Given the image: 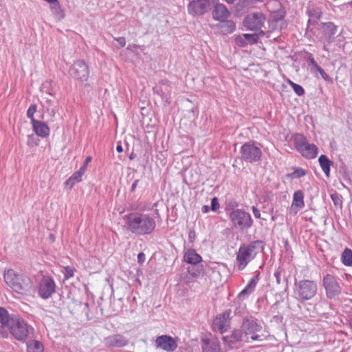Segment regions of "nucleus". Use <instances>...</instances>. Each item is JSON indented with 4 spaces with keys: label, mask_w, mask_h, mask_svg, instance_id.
I'll list each match as a JSON object with an SVG mask.
<instances>
[{
    "label": "nucleus",
    "mask_w": 352,
    "mask_h": 352,
    "mask_svg": "<svg viewBox=\"0 0 352 352\" xmlns=\"http://www.w3.org/2000/svg\"><path fill=\"white\" fill-rule=\"evenodd\" d=\"M301 155L307 159H314L318 153V148L314 144L307 143L305 146L298 151Z\"/></svg>",
    "instance_id": "obj_22"
},
{
    "label": "nucleus",
    "mask_w": 352,
    "mask_h": 352,
    "mask_svg": "<svg viewBox=\"0 0 352 352\" xmlns=\"http://www.w3.org/2000/svg\"><path fill=\"white\" fill-rule=\"evenodd\" d=\"M46 111L52 118L54 117V116L56 113V107H50L49 106V107H46Z\"/></svg>",
    "instance_id": "obj_46"
},
{
    "label": "nucleus",
    "mask_w": 352,
    "mask_h": 352,
    "mask_svg": "<svg viewBox=\"0 0 352 352\" xmlns=\"http://www.w3.org/2000/svg\"><path fill=\"white\" fill-rule=\"evenodd\" d=\"M87 165H85V164L84 163V164L80 167V168L78 171L83 175L87 169Z\"/></svg>",
    "instance_id": "obj_55"
},
{
    "label": "nucleus",
    "mask_w": 352,
    "mask_h": 352,
    "mask_svg": "<svg viewBox=\"0 0 352 352\" xmlns=\"http://www.w3.org/2000/svg\"><path fill=\"white\" fill-rule=\"evenodd\" d=\"M129 344V340L121 334H113L104 338V344L108 347H123Z\"/></svg>",
    "instance_id": "obj_17"
},
{
    "label": "nucleus",
    "mask_w": 352,
    "mask_h": 352,
    "mask_svg": "<svg viewBox=\"0 0 352 352\" xmlns=\"http://www.w3.org/2000/svg\"><path fill=\"white\" fill-rule=\"evenodd\" d=\"M11 334L18 340H25L29 334V326L21 318H11L8 326Z\"/></svg>",
    "instance_id": "obj_8"
},
{
    "label": "nucleus",
    "mask_w": 352,
    "mask_h": 352,
    "mask_svg": "<svg viewBox=\"0 0 352 352\" xmlns=\"http://www.w3.org/2000/svg\"><path fill=\"white\" fill-rule=\"evenodd\" d=\"M38 140L36 138L34 134L29 135L28 136V145L29 146H33L34 145L37 144V142Z\"/></svg>",
    "instance_id": "obj_43"
},
{
    "label": "nucleus",
    "mask_w": 352,
    "mask_h": 352,
    "mask_svg": "<svg viewBox=\"0 0 352 352\" xmlns=\"http://www.w3.org/2000/svg\"><path fill=\"white\" fill-rule=\"evenodd\" d=\"M292 87L294 89V92L298 95V96H302L305 94V90L302 88V86L298 84H292Z\"/></svg>",
    "instance_id": "obj_41"
},
{
    "label": "nucleus",
    "mask_w": 352,
    "mask_h": 352,
    "mask_svg": "<svg viewBox=\"0 0 352 352\" xmlns=\"http://www.w3.org/2000/svg\"><path fill=\"white\" fill-rule=\"evenodd\" d=\"M294 145L297 151L305 146L309 143L306 137L302 133H296L294 138Z\"/></svg>",
    "instance_id": "obj_28"
},
{
    "label": "nucleus",
    "mask_w": 352,
    "mask_h": 352,
    "mask_svg": "<svg viewBox=\"0 0 352 352\" xmlns=\"http://www.w3.org/2000/svg\"><path fill=\"white\" fill-rule=\"evenodd\" d=\"M74 269L70 267H65V278L68 279L74 276Z\"/></svg>",
    "instance_id": "obj_45"
},
{
    "label": "nucleus",
    "mask_w": 352,
    "mask_h": 352,
    "mask_svg": "<svg viewBox=\"0 0 352 352\" xmlns=\"http://www.w3.org/2000/svg\"><path fill=\"white\" fill-rule=\"evenodd\" d=\"M51 4V10L55 18L58 21L63 19L65 17V14L58 3V1L57 0V2H54Z\"/></svg>",
    "instance_id": "obj_29"
},
{
    "label": "nucleus",
    "mask_w": 352,
    "mask_h": 352,
    "mask_svg": "<svg viewBox=\"0 0 352 352\" xmlns=\"http://www.w3.org/2000/svg\"><path fill=\"white\" fill-rule=\"evenodd\" d=\"M245 308V305H243L242 307H239V308H236L235 309V314H241V310H243V309Z\"/></svg>",
    "instance_id": "obj_57"
},
{
    "label": "nucleus",
    "mask_w": 352,
    "mask_h": 352,
    "mask_svg": "<svg viewBox=\"0 0 352 352\" xmlns=\"http://www.w3.org/2000/svg\"><path fill=\"white\" fill-rule=\"evenodd\" d=\"M259 338H260V336H258V335H252V336H251V339H252V340H258V339H259Z\"/></svg>",
    "instance_id": "obj_60"
},
{
    "label": "nucleus",
    "mask_w": 352,
    "mask_h": 352,
    "mask_svg": "<svg viewBox=\"0 0 352 352\" xmlns=\"http://www.w3.org/2000/svg\"><path fill=\"white\" fill-rule=\"evenodd\" d=\"M347 321H348L349 327H350L351 330L352 331V312L349 314Z\"/></svg>",
    "instance_id": "obj_53"
},
{
    "label": "nucleus",
    "mask_w": 352,
    "mask_h": 352,
    "mask_svg": "<svg viewBox=\"0 0 352 352\" xmlns=\"http://www.w3.org/2000/svg\"><path fill=\"white\" fill-rule=\"evenodd\" d=\"M196 238V232L194 230H190L188 232V240L190 243H193Z\"/></svg>",
    "instance_id": "obj_47"
},
{
    "label": "nucleus",
    "mask_w": 352,
    "mask_h": 352,
    "mask_svg": "<svg viewBox=\"0 0 352 352\" xmlns=\"http://www.w3.org/2000/svg\"><path fill=\"white\" fill-rule=\"evenodd\" d=\"M305 206L304 194L302 190H298L294 192L293 195V201L292 208H295L296 212Z\"/></svg>",
    "instance_id": "obj_24"
},
{
    "label": "nucleus",
    "mask_w": 352,
    "mask_h": 352,
    "mask_svg": "<svg viewBox=\"0 0 352 352\" xmlns=\"http://www.w3.org/2000/svg\"><path fill=\"white\" fill-rule=\"evenodd\" d=\"M56 285L54 280L50 276H43L41 280L38 292L43 299L49 298L55 292Z\"/></svg>",
    "instance_id": "obj_12"
},
{
    "label": "nucleus",
    "mask_w": 352,
    "mask_h": 352,
    "mask_svg": "<svg viewBox=\"0 0 352 352\" xmlns=\"http://www.w3.org/2000/svg\"><path fill=\"white\" fill-rule=\"evenodd\" d=\"M27 351L28 352H43L44 346L43 344L36 340H30L27 342Z\"/></svg>",
    "instance_id": "obj_27"
},
{
    "label": "nucleus",
    "mask_w": 352,
    "mask_h": 352,
    "mask_svg": "<svg viewBox=\"0 0 352 352\" xmlns=\"http://www.w3.org/2000/svg\"><path fill=\"white\" fill-rule=\"evenodd\" d=\"M318 285L316 281L309 279L295 280L294 284V296L300 303L303 304L312 300L317 295Z\"/></svg>",
    "instance_id": "obj_4"
},
{
    "label": "nucleus",
    "mask_w": 352,
    "mask_h": 352,
    "mask_svg": "<svg viewBox=\"0 0 352 352\" xmlns=\"http://www.w3.org/2000/svg\"><path fill=\"white\" fill-rule=\"evenodd\" d=\"M349 5L351 6V7L352 8V1H350V2L349 3Z\"/></svg>",
    "instance_id": "obj_63"
},
{
    "label": "nucleus",
    "mask_w": 352,
    "mask_h": 352,
    "mask_svg": "<svg viewBox=\"0 0 352 352\" xmlns=\"http://www.w3.org/2000/svg\"><path fill=\"white\" fill-rule=\"evenodd\" d=\"M219 204L218 199L214 197L212 199L210 209L212 211H217V209H219Z\"/></svg>",
    "instance_id": "obj_44"
},
{
    "label": "nucleus",
    "mask_w": 352,
    "mask_h": 352,
    "mask_svg": "<svg viewBox=\"0 0 352 352\" xmlns=\"http://www.w3.org/2000/svg\"><path fill=\"white\" fill-rule=\"evenodd\" d=\"M32 124L33 130L36 135L41 138L47 137L50 134V128L43 122L36 120Z\"/></svg>",
    "instance_id": "obj_21"
},
{
    "label": "nucleus",
    "mask_w": 352,
    "mask_h": 352,
    "mask_svg": "<svg viewBox=\"0 0 352 352\" xmlns=\"http://www.w3.org/2000/svg\"><path fill=\"white\" fill-rule=\"evenodd\" d=\"M129 158H130L131 160L133 159V154H131V155H130Z\"/></svg>",
    "instance_id": "obj_62"
},
{
    "label": "nucleus",
    "mask_w": 352,
    "mask_h": 352,
    "mask_svg": "<svg viewBox=\"0 0 352 352\" xmlns=\"http://www.w3.org/2000/svg\"><path fill=\"white\" fill-rule=\"evenodd\" d=\"M322 286L328 299H333L341 294V287L338 278L333 275L327 274L322 279Z\"/></svg>",
    "instance_id": "obj_7"
},
{
    "label": "nucleus",
    "mask_w": 352,
    "mask_h": 352,
    "mask_svg": "<svg viewBox=\"0 0 352 352\" xmlns=\"http://www.w3.org/2000/svg\"><path fill=\"white\" fill-rule=\"evenodd\" d=\"M4 280L15 292L21 295H28L33 289L32 283L29 277L15 272L9 269L4 273Z\"/></svg>",
    "instance_id": "obj_3"
},
{
    "label": "nucleus",
    "mask_w": 352,
    "mask_h": 352,
    "mask_svg": "<svg viewBox=\"0 0 352 352\" xmlns=\"http://www.w3.org/2000/svg\"><path fill=\"white\" fill-rule=\"evenodd\" d=\"M287 82L289 83V85L292 87V84H295L294 82H292L291 80H287Z\"/></svg>",
    "instance_id": "obj_61"
},
{
    "label": "nucleus",
    "mask_w": 352,
    "mask_h": 352,
    "mask_svg": "<svg viewBox=\"0 0 352 352\" xmlns=\"http://www.w3.org/2000/svg\"><path fill=\"white\" fill-rule=\"evenodd\" d=\"M241 328L243 333L247 336L261 331L262 327L258 323L256 318L249 316L243 318Z\"/></svg>",
    "instance_id": "obj_15"
},
{
    "label": "nucleus",
    "mask_w": 352,
    "mask_h": 352,
    "mask_svg": "<svg viewBox=\"0 0 352 352\" xmlns=\"http://www.w3.org/2000/svg\"><path fill=\"white\" fill-rule=\"evenodd\" d=\"M218 1L212 6L214 7L212 12V17L215 21H223L230 17V12L225 5L219 3Z\"/></svg>",
    "instance_id": "obj_18"
},
{
    "label": "nucleus",
    "mask_w": 352,
    "mask_h": 352,
    "mask_svg": "<svg viewBox=\"0 0 352 352\" xmlns=\"http://www.w3.org/2000/svg\"><path fill=\"white\" fill-rule=\"evenodd\" d=\"M128 229L136 235L149 234L155 228V219L147 214L130 213L126 217Z\"/></svg>",
    "instance_id": "obj_1"
},
{
    "label": "nucleus",
    "mask_w": 352,
    "mask_h": 352,
    "mask_svg": "<svg viewBox=\"0 0 352 352\" xmlns=\"http://www.w3.org/2000/svg\"><path fill=\"white\" fill-rule=\"evenodd\" d=\"M220 22L221 23V28L224 33H231L235 30V23L232 21L227 19Z\"/></svg>",
    "instance_id": "obj_33"
},
{
    "label": "nucleus",
    "mask_w": 352,
    "mask_h": 352,
    "mask_svg": "<svg viewBox=\"0 0 352 352\" xmlns=\"http://www.w3.org/2000/svg\"><path fill=\"white\" fill-rule=\"evenodd\" d=\"M0 323L3 327H8L11 323V318H10L9 314L3 307H0Z\"/></svg>",
    "instance_id": "obj_34"
},
{
    "label": "nucleus",
    "mask_w": 352,
    "mask_h": 352,
    "mask_svg": "<svg viewBox=\"0 0 352 352\" xmlns=\"http://www.w3.org/2000/svg\"><path fill=\"white\" fill-rule=\"evenodd\" d=\"M258 275L255 276L254 277L251 278V280L248 283L246 287L239 294L238 298L241 299L245 296H248V295H250V294H252L254 292V290L258 283Z\"/></svg>",
    "instance_id": "obj_23"
},
{
    "label": "nucleus",
    "mask_w": 352,
    "mask_h": 352,
    "mask_svg": "<svg viewBox=\"0 0 352 352\" xmlns=\"http://www.w3.org/2000/svg\"><path fill=\"white\" fill-rule=\"evenodd\" d=\"M89 69L85 61L77 60L70 67L69 74L73 78L84 82L88 79Z\"/></svg>",
    "instance_id": "obj_11"
},
{
    "label": "nucleus",
    "mask_w": 352,
    "mask_h": 352,
    "mask_svg": "<svg viewBox=\"0 0 352 352\" xmlns=\"http://www.w3.org/2000/svg\"><path fill=\"white\" fill-rule=\"evenodd\" d=\"M82 175L78 171L75 172L68 179L66 180L65 184L71 189L76 183L81 181Z\"/></svg>",
    "instance_id": "obj_32"
},
{
    "label": "nucleus",
    "mask_w": 352,
    "mask_h": 352,
    "mask_svg": "<svg viewBox=\"0 0 352 352\" xmlns=\"http://www.w3.org/2000/svg\"><path fill=\"white\" fill-rule=\"evenodd\" d=\"M157 347L166 351L173 352L177 347V344L171 336L164 335L159 336L155 341Z\"/></svg>",
    "instance_id": "obj_16"
},
{
    "label": "nucleus",
    "mask_w": 352,
    "mask_h": 352,
    "mask_svg": "<svg viewBox=\"0 0 352 352\" xmlns=\"http://www.w3.org/2000/svg\"><path fill=\"white\" fill-rule=\"evenodd\" d=\"M217 0H193L187 7L188 12L192 16L203 15L212 8Z\"/></svg>",
    "instance_id": "obj_9"
},
{
    "label": "nucleus",
    "mask_w": 352,
    "mask_h": 352,
    "mask_svg": "<svg viewBox=\"0 0 352 352\" xmlns=\"http://www.w3.org/2000/svg\"><path fill=\"white\" fill-rule=\"evenodd\" d=\"M243 333L241 329H234L230 336H223L222 340L230 348L235 347V344L243 340Z\"/></svg>",
    "instance_id": "obj_19"
},
{
    "label": "nucleus",
    "mask_w": 352,
    "mask_h": 352,
    "mask_svg": "<svg viewBox=\"0 0 352 352\" xmlns=\"http://www.w3.org/2000/svg\"><path fill=\"white\" fill-rule=\"evenodd\" d=\"M37 106L36 104H31L27 111V116L31 120V122H34L36 120L34 119V115L36 111Z\"/></svg>",
    "instance_id": "obj_39"
},
{
    "label": "nucleus",
    "mask_w": 352,
    "mask_h": 352,
    "mask_svg": "<svg viewBox=\"0 0 352 352\" xmlns=\"http://www.w3.org/2000/svg\"><path fill=\"white\" fill-rule=\"evenodd\" d=\"M266 21L265 16L261 12L248 14L243 19V25L249 30L258 32L260 36H263L265 32L261 30Z\"/></svg>",
    "instance_id": "obj_5"
},
{
    "label": "nucleus",
    "mask_w": 352,
    "mask_h": 352,
    "mask_svg": "<svg viewBox=\"0 0 352 352\" xmlns=\"http://www.w3.org/2000/svg\"><path fill=\"white\" fill-rule=\"evenodd\" d=\"M308 60H309V61L310 64H311V65H313L316 69L317 68V66H319V65H318V63H316V60H314V58H313V56H312V55H311V54H310V55H309V58H308Z\"/></svg>",
    "instance_id": "obj_50"
},
{
    "label": "nucleus",
    "mask_w": 352,
    "mask_h": 352,
    "mask_svg": "<svg viewBox=\"0 0 352 352\" xmlns=\"http://www.w3.org/2000/svg\"><path fill=\"white\" fill-rule=\"evenodd\" d=\"M265 243L261 240H255L248 244H242L236 253V261L239 270H243L256 255L264 250Z\"/></svg>",
    "instance_id": "obj_2"
},
{
    "label": "nucleus",
    "mask_w": 352,
    "mask_h": 352,
    "mask_svg": "<svg viewBox=\"0 0 352 352\" xmlns=\"http://www.w3.org/2000/svg\"><path fill=\"white\" fill-rule=\"evenodd\" d=\"M321 75L322 78L326 81H331V78L329 76L324 72V70L320 66H317L316 69Z\"/></svg>",
    "instance_id": "obj_42"
},
{
    "label": "nucleus",
    "mask_w": 352,
    "mask_h": 352,
    "mask_svg": "<svg viewBox=\"0 0 352 352\" xmlns=\"http://www.w3.org/2000/svg\"><path fill=\"white\" fill-rule=\"evenodd\" d=\"M258 0H239L236 7L238 10H248L255 6Z\"/></svg>",
    "instance_id": "obj_31"
},
{
    "label": "nucleus",
    "mask_w": 352,
    "mask_h": 352,
    "mask_svg": "<svg viewBox=\"0 0 352 352\" xmlns=\"http://www.w3.org/2000/svg\"><path fill=\"white\" fill-rule=\"evenodd\" d=\"M153 89L155 94L162 98H166L171 91V87L167 80H162Z\"/></svg>",
    "instance_id": "obj_20"
},
{
    "label": "nucleus",
    "mask_w": 352,
    "mask_h": 352,
    "mask_svg": "<svg viewBox=\"0 0 352 352\" xmlns=\"http://www.w3.org/2000/svg\"><path fill=\"white\" fill-rule=\"evenodd\" d=\"M342 261L344 265L352 267V251L346 248L342 254Z\"/></svg>",
    "instance_id": "obj_35"
},
{
    "label": "nucleus",
    "mask_w": 352,
    "mask_h": 352,
    "mask_svg": "<svg viewBox=\"0 0 352 352\" xmlns=\"http://www.w3.org/2000/svg\"><path fill=\"white\" fill-rule=\"evenodd\" d=\"M115 39L118 41L119 45H120V47H123L124 46H125L126 41L124 37H118Z\"/></svg>",
    "instance_id": "obj_49"
},
{
    "label": "nucleus",
    "mask_w": 352,
    "mask_h": 352,
    "mask_svg": "<svg viewBox=\"0 0 352 352\" xmlns=\"http://www.w3.org/2000/svg\"><path fill=\"white\" fill-rule=\"evenodd\" d=\"M331 200L336 206L342 208V197L339 193L335 192L331 195Z\"/></svg>",
    "instance_id": "obj_37"
},
{
    "label": "nucleus",
    "mask_w": 352,
    "mask_h": 352,
    "mask_svg": "<svg viewBox=\"0 0 352 352\" xmlns=\"http://www.w3.org/2000/svg\"><path fill=\"white\" fill-rule=\"evenodd\" d=\"M258 36H260L258 34H244L243 37L245 39V44H254L256 43L258 39Z\"/></svg>",
    "instance_id": "obj_36"
},
{
    "label": "nucleus",
    "mask_w": 352,
    "mask_h": 352,
    "mask_svg": "<svg viewBox=\"0 0 352 352\" xmlns=\"http://www.w3.org/2000/svg\"><path fill=\"white\" fill-rule=\"evenodd\" d=\"M252 212L254 214V216L256 219H260L261 218L260 210L256 206H252Z\"/></svg>",
    "instance_id": "obj_48"
},
{
    "label": "nucleus",
    "mask_w": 352,
    "mask_h": 352,
    "mask_svg": "<svg viewBox=\"0 0 352 352\" xmlns=\"http://www.w3.org/2000/svg\"><path fill=\"white\" fill-rule=\"evenodd\" d=\"M87 165H85V164L84 163V164L80 167V168L78 171L83 175L87 169Z\"/></svg>",
    "instance_id": "obj_54"
},
{
    "label": "nucleus",
    "mask_w": 352,
    "mask_h": 352,
    "mask_svg": "<svg viewBox=\"0 0 352 352\" xmlns=\"http://www.w3.org/2000/svg\"><path fill=\"white\" fill-rule=\"evenodd\" d=\"M280 275H281V270L280 268H278L275 271V272L274 274V276L276 278V281L277 284H278V285H280L282 283H284L285 287L287 288V278L286 277H284V278L282 280Z\"/></svg>",
    "instance_id": "obj_38"
},
{
    "label": "nucleus",
    "mask_w": 352,
    "mask_h": 352,
    "mask_svg": "<svg viewBox=\"0 0 352 352\" xmlns=\"http://www.w3.org/2000/svg\"><path fill=\"white\" fill-rule=\"evenodd\" d=\"M318 162L325 175L329 177L330 168L333 162L325 155H321L319 157Z\"/></svg>",
    "instance_id": "obj_26"
},
{
    "label": "nucleus",
    "mask_w": 352,
    "mask_h": 352,
    "mask_svg": "<svg viewBox=\"0 0 352 352\" xmlns=\"http://www.w3.org/2000/svg\"><path fill=\"white\" fill-rule=\"evenodd\" d=\"M140 182V179H135L131 185V192H133L135 191L137 186Z\"/></svg>",
    "instance_id": "obj_52"
},
{
    "label": "nucleus",
    "mask_w": 352,
    "mask_h": 352,
    "mask_svg": "<svg viewBox=\"0 0 352 352\" xmlns=\"http://www.w3.org/2000/svg\"><path fill=\"white\" fill-rule=\"evenodd\" d=\"M322 29L324 36L330 39L336 32V27L331 22L322 23Z\"/></svg>",
    "instance_id": "obj_30"
},
{
    "label": "nucleus",
    "mask_w": 352,
    "mask_h": 352,
    "mask_svg": "<svg viewBox=\"0 0 352 352\" xmlns=\"http://www.w3.org/2000/svg\"><path fill=\"white\" fill-rule=\"evenodd\" d=\"M145 261V255L143 252H140L138 254V261L139 263H142Z\"/></svg>",
    "instance_id": "obj_51"
},
{
    "label": "nucleus",
    "mask_w": 352,
    "mask_h": 352,
    "mask_svg": "<svg viewBox=\"0 0 352 352\" xmlns=\"http://www.w3.org/2000/svg\"><path fill=\"white\" fill-rule=\"evenodd\" d=\"M306 175V171L302 168H296L293 173L290 174V176L294 178H300Z\"/></svg>",
    "instance_id": "obj_40"
},
{
    "label": "nucleus",
    "mask_w": 352,
    "mask_h": 352,
    "mask_svg": "<svg viewBox=\"0 0 352 352\" xmlns=\"http://www.w3.org/2000/svg\"><path fill=\"white\" fill-rule=\"evenodd\" d=\"M230 314L231 310L228 309L217 316L212 323L213 329L221 333L226 332L230 325Z\"/></svg>",
    "instance_id": "obj_14"
},
{
    "label": "nucleus",
    "mask_w": 352,
    "mask_h": 352,
    "mask_svg": "<svg viewBox=\"0 0 352 352\" xmlns=\"http://www.w3.org/2000/svg\"><path fill=\"white\" fill-rule=\"evenodd\" d=\"M91 160H92L91 157V156H88L85 159L84 163L85 164V165H88V164L91 161Z\"/></svg>",
    "instance_id": "obj_58"
},
{
    "label": "nucleus",
    "mask_w": 352,
    "mask_h": 352,
    "mask_svg": "<svg viewBox=\"0 0 352 352\" xmlns=\"http://www.w3.org/2000/svg\"><path fill=\"white\" fill-rule=\"evenodd\" d=\"M230 219L233 227L241 230L249 229L252 226L253 220L250 214L241 209L232 211Z\"/></svg>",
    "instance_id": "obj_6"
},
{
    "label": "nucleus",
    "mask_w": 352,
    "mask_h": 352,
    "mask_svg": "<svg viewBox=\"0 0 352 352\" xmlns=\"http://www.w3.org/2000/svg\"><path fill=\"white\" fill-rule=\"evenodd\" d=\"M210 208L208 206H204L201 208V212L203 213H207L209 211Z\"/></svg>",
    "instance_id": "obj_56"
},
{
    "label": "nucleus",
    "mask_w": 352,
    "mask_h": 352,
    "mask_svg": "<svg viewBox=\"0 0 352 352\" xmlns=\"http://www.w3.org/2000/svg\"><path fill=\"white\" fill-rule=\"evenodd\" d=\"M184 260L190 264H197L201 261V257L193 249H188L184 255Z\"/></svg>",
    "instance_id": "obj_25"
},
{
    "label": "nucleus",
    "mask_w": 352,
    "mask_h": 352,
    "mask_svg": "<svg viewBox=\"0 0 352 352\" xmlns=\"http://www.w3.org/2000/svg\"><path fill=\"white\" fill-rule=\"evenodd\" d=\"M201 344L202 352H222L220 341L210 333L201 338Z\"/></svg>",
    "instance_id": "obj_13"
},
{
    "label": "nucleus",
    "mask_w": 352,
    "mask_h": 352,
    "mask_svg": "<svg viewBox=\"0 0 352 352\" xmlns=\"http://www.w3.org/2000/svg\"><path fill=\"white\" fill-rule=\"evenodd\" d=\"M241 159L246 162L253 163L258 161L261 157V150L254 144H244L240 149Z\"/></svg>",
    "instance_id": "obj_10"
},
{
    "label": "nucleus",
    "mask_w": 352,
    "mask_h": 352,
    "mask_svg": "<svg viewBox=\"0 0 352 352\" xmlns=\"http://www.w3.org/2000/svg\"><path fill=\"white\" fill-rule=\"evenodd\" d=\"M116 150L118 152L121 153L123 151L122 146L120 144H118L116 146Z\"/></svg>",
    "instance_id": "obj_59"
}]
</instances>
